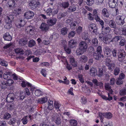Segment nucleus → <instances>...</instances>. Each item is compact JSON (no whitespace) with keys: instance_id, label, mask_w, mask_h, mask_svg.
Segmentation results:
<instances>
[{"instance_id":"f257e3e1","label":"nucleus","mask_w":126,"mask_h":126,"mask_svg":"<svg viewBox=\"0 0 126 126\" xmlns=\"http://www.w3.org/2000/svg\"><path fill=\"white\" fill-rule=\"evenodd\" d=\"M50 115L51 116V119L52 121H54L58 125L61 124V120L60 119V117L61 116V114L60 113L57 114L56 113H51Z\"/></svg>"},{"instance_id":"f03ea898","label":"nucleus","mask_w":126,"mask_h":126,"mask_svg":"<svg viewBox=\"0 0 126 126\" xmlns=\"http://www.w3.org/2000/svg\"><path fill=\"white\" fill-rule=\"evenodd\" d=\"M40 4L38 0H32L29 3V6L32 9H34Z\"/></svg>"},{"instance_id":"7ed1b4c3","label":"nucleus","mask_w":126,"mask_h":126,"mask_svg":"<svg viewBox=\"0 0 126 126\" xmlns=\"http://www.w3.org/2000/svg\"><path fill=\"white\" fill-rule=\"evenodd\" d=\"M124 17L122 16H118L116 17L115 21L119 25H122L124 23Z\"/></svg>"},{"instance_id":"20e7f679","label":"nucleus","mask_w":126,"mask_h":126,"mask_svg":"<svg viewBox=\"0 0 126 126\" xmlns=\"http://www.w3.org/2000/svg\"><path fill=\"white\" fill-rule=\"evenodd\" d=\"M88 47V44L85 41H82L79 42V47L85 51H86Z\"/></svg>"},{"instance_id":"39448f33","label":"nucleus","mask_w":126,"mask_h":126,"mask_svg":"<svg viewBox=\"0 0 126 126\" xmlns=\"http://www.w3.org/2000/svg\"><path fill=\"white\" fill-rule=\"evenodd\" d=\"M39 28L41 30L44 32H47L49 30V26L44 23H42L39 27Z\"/></svg>"},{"instance_id":"423d86ee","label":"nucleus","mask_w":126,"mask_h":126,"mask_svg":"<svg viewBox=\"0 0 126 126\" xmlns=\"http://www.w3.org/2000/svg\"><path fill=\"white\" fill-rule=\"evenodd\" d=\"M111 50L108 47H106L105 48L104 53L105 56L107 57H110L112 56Z\"/></svg>"},{"instance_id":"0eeeda50","label":"nucleus","mask_w":126,"mask_h":126,"mask_svg":"<svg viewBox=\"0 0 126 126\" xmlns=\"http://www.w3.org/2000/svg\"><path fill=\"white\" fill-rule=\"evenodd\" d=\"M34 15V13L31 11H29L24 14L25 17L27 19H30L32 18Z\"/></svg>"},{"instance_id":"6e6552de","label":"nucleus","mask_w":126,"mask_h":126,"mask_svg":"<svg viewBox=\"0 0 126 126\" xmlns=\"http://www.w3.org/2000/svg\"><path fill=\"white\" fill-rule=\"evenodd\" d=\"M69 62L74 67L77 66V62L75 60L74 57L73 56H70L69 57Z\"/></svg>"},{"instance_id":"1a4fd4ad","label":"nucleus","mask_w":126,"mask_h":126,"mask_svg":"<svg viewBox=\"0 0 126 126\" xmlns=\"http://www.w3.org/2000/svg\"><path fill=\"white\" fill-rule=\"evenodd\" d=\"M14 99V95L13 94L11 93L7 95L6 98L7 101L8 102H13Z\"/></svg>"},{"instance_id":"9d476101","label":"nucleus","mask_w":126,"mask_h":126,"mask_svg":"<svg viewBox=\"0 0 126 126\" xmlns=\"http://www.w3.org/2000/svg\"><path fill=\"white\" fill-rule=\"evenodd\" d=\"M111 36L110 35H107L103 38V41L105 43L107 44L109 42H111L112 40H111Z\"/></svg>"},{"instance_id":"9b49d317","label":"nucleus","mask_w":126,"mask_h":126,"mask_svg":"<svg viewBox=\"0 0 126 126\" xmlns=\"http://www.w3.org/2000/svg\"><path fill=\"white\" fill-rule=\"evenodd\" d=\"M16 3L14 0H9L8 3L6 4V6L10 8H14Z\"/></svg>"},{"instance_id":"f8f14e48","label":"nucleus","mask_w":126,"mask_h":126,"mask_svg":"<svg viewBox=\"0 0 126 126\" xmlns=\"http://www.w3.org/2000/svg\"><path fill=\"white\" fill-rule=\"evenodd\" d=\"M88 28L90 31L93 30L92 32L94 33L96 32L97 28L95 25L94 24H91L88 26Z\"/></svg>"},{"instance_id":"ddd939ff","label":"nucleus","mask_w":126,"mask_h":126,"mask_svg":"<svg viewBox=\"0 0 126 126\" xmlns=\"http://www.w3.org/2000/svg\"><path fill=\"white\" fill-rule=\"evenodd\" d=\"M57 21V19L53 18L51 19H48L47 20V23L50 26H52L55 24Z\"/></svg>"},{"instance_id":"4468645a","label":"nucleus","mask_w":126,"mask_h":126,"mask_svg":"<svg viewBox=\"0 0 126 126\" xmlns=\"http://www.w3.org/2000/svg\"><path fill=\"white\" fill-rule=\"evenodd\" d=\"M77 44V42L72 39L70 40L68 43L69 47L72 48H73L76 47Z\"/></svg>"},{"instance_id":"2eb2a0df","label":"nucleus","mask_w":126,"mask_h":126,"mask_svg":"<svg viewBox=\"0 0 126 126\" xmlns=\"http://www.w3.org/2000/svg\"><path fill=\"white\" fill-rule=\"evenodd\" d=\"M47 101V99L46 97H42L36 100V101L38 103L40 104L44 103L46 102Z\"/></svg>"},{"instance_id":"dca6fc26","label":"nucleus","mask_w":126,"mask_h":126,"mask_svg":"<svg viewBox=\"0 0 126 126\" xmlns=\"http://www.w3.org/2000/svg\"><path fill=\"white\" fill-rule=\"evenodd\" d=\"M90 75L92 76H94L97 75V70L95 68L92 67L90 70Z\"/></svg>"},{"instance_id":"f3484780","label":"nucleus","mask_w":126,"mask_h":126,"mask_svg":"<svg viewBox=\"0 0 126 126\" xmlns=\"http://www.w3.org/2000/svg\"><path fill=\"white\" fill-rule=\"evenodd\" d=\"M88 60V58L87 56L85 55H81L79 58V61L81 62L85 63L87 62Z\"/></svg>"},{"instance_id":"a211bd4d","label":"nucleus","mask_w":126,"mask_h":126,"mask_svg":"<svg viewBox=\"0 0 126 126\" xmlns=\"http://www.w3.org/2000/svg\"><path fill=\"white\" fill-rule=\"evenodd\" d=\"M13 16L12 15H9L7 16L5 18V22L6 23H11L12 20L14 18Z\"/></svg>"},{"instance_id":"6ab92c4d","label":"nucleus","mask_w":126,"mask_h":126,"mask_svg":"<svg viewBox=\"0 0 126 126\" xmlns=\"http://www.w3.org/2000/svg\"><path fill=\"white\" fill-rule=\"evenodd\" d=\"M54 107L56 110H60L62 109L63 107V105H61L58 102L55 101L54 103Z\"/></svg>"},{"instance_id":"aec40b11","label":"nucleus","mask_w":126,"mask_h":126,"mask_svg":"<svg viewBox=\"0 0 126 126\" xmlns=\"http://www.w3.org/2000/svg\"><path fill=\"white\" fill-rule=\"evenodd\" d=\"M102 14L105 17H108L109 16V14L107 9L104 8L102 11Z\"/></svg>"},{"instance_id":"412c9836","label":"nucleus","mask_w":126,"mask_h":126,"mask_svg":"<svg viewBox=\"0 0 126 126\" xmlns=\"http://www.w3.org/2000/svg\"><path fill=\"white\" fill-rule=\"evenodd\" d=\"M53 102L51 100H49L47 102V109L50 110H52L53 108Z\"/></svg>"},{"instance_id":"4be33fe9","label":"nucleus","mask_w":126,"mask_h":126,"mask_svg":"<svg viewBox=\"0 0 126 126\" xmlns=\"http://www.w3.org/2000/svg\"><path fill=\"white\" fill-rule=\"evenodd\" d=\"M126 54L125 53H119L118 55L119 60L121 62H123V60L125 58Z\"/></svg>"},{"instance_id":"5701e85b","label":"nucleus","mask_w":126,"mask_h":126,"mask_svg":"<svg viewBox=\"0 0 126 126\" xmlns=\"http://www.w3.org/2000/svg\"><path fill=\"white\" fill-rule=\"evenodd\" d=\"M15 51L17 54L19 55H22L24 53V51L23 49L21 48H17L15 49Z\"/></svg>"},{"instance_id":"b1692460","label":"nucleus","mask_w":126,"mask_h":126,"mask_svg":"<svg viewBox=\"0 0 126 126\" xmlns=\"http://www.w3.org/2000/svg\"><path fill=\"white\" fill-rule=\"evenodd\" d=\"M95 19L97 21L99 22L102 26V28H104V23L103 20L101 19L98 15L95 16Z\"/></svg>"},{"instance_id":"393cba45","label":"nucleus","mask_w":126,"mask_h":126,"mask_svg":"<svg viewBox=\"0 0 126 126\" xmlns=\"http://www.w3.org/2000/svg\"><path fill=\"white\" fill-rule=\"evenodd\" d=\"M3 38L5 40L7 41H11L12 39L11 36L7 32L4 34L3 35Z\"/></svg>"},{"instance_id":"a878e982","label":"nucleus","mask_w":126,"mask_h":126,"mask_svg":"<svg viewBox=\"0 0 126 126\" xmlns=\"http://www.w3.org/2000/svg\"><path fill=\"white\" fill-rule=\"evenodd\" d=\"M76 6L75 5H73L70 6L68 9L67 11L68 12H72L76 11Z\"/></svg>"},{"instance_id":"bb28decb","label":"nucleus","mask_w":126,"mask_h":126,"mask_svg":"<svg viewBox=\"0 0 126 126\" xmlns=\"http://www.w3.org/2000/svg\"><path fill=\"white\" fill-rule=\"evenodd\" d=\"M102 34L104 35L109 33L111 30L110 28L109 27H105L104 29L103 28H102Z\"/></svg>"},{"instance_id":"cd10ccee","label":"nucleus","mask_w":126,"mask_h":126,"mask_svg":"<svg viewBox=\"0 0 126 126\" xmlns=\"http://www.w3.org/2000/svg\"><path fill=\"white\" fill-rule=\"evenodd\" d=\"M105 89L107 90H108L110 93L112 94L113 91L111 89V86L109 83H105Z\"/></svg>"},{"instance_id":"c85d7f7f","label":"nucleus","mask_w":126,"mask_h":126,"mask_svg":"<svg viewBox=\"0 0 126 126\" xmlns=\"http://www.w3.org/2000/svg\"><path fill=\"white\" fill-rule=\"evenodd\" d=\"M85 51L81 49L80 48L77 49L76 50V53L78 56H79L82 54Z\"/></svg>"},{"instance_id":"c756f323","label":"nucleus","mask_w":126,"mask_h":126,"mask_svg":"<svg viewBox=\"0 0 126 126\" xmlns=\"http://www.w3.org/2000/svg\"><path fill=\"white\" fill-rule=\"evenodd\" d=\"M28 41L27 40L23 39H21L19 42V44L20 46H24L26 45Z\"/></svg>"},{"instance_id":"7c9ffc66","label":"nucleus","mask_w":126,"mask_h":126,"mask_svg":"<svg viewBox=\"0 0 126 126\" xmlns=\"http://www.w3.org/2000/svg\"><path fill=\"white\" fill-rule=\"evenodd\" d=\"M11 73L10 72H6L3 75L4 78L5 79H9L11 77Z\"/></svg>"},{"instance_id":"2f4dec72","label":"nucleus","mask_w":126,"mask_h":126,"mask_svg":"<svg viewBox=\"0 0 126 126\" xmlns=\"http://www.w3.org/2000/svg\"><path fill=\"white\" fill-rule=\"evenodd\" d=\"M106 64L108 67V69L109 70H111L113 69L115 65L114 63H106Z\"/></svg>"},{"instance_id":"473e14b6","label":"nucleus","mask_w":126,"mask_h":126,"mask_svg":"<svg viewBox=\"0 0 126 126\" xmlns=\"http://www.w3.org/2000/svg\"><path fill=\"white\" fill-rule=\"evenodd\" d=\"M93 56L94 58L96 60H98L100 59L101 57V54L98 53H95L94 54Z\"/></svg>"},{"instance_id":"72a5a7b5","label":"nucleus","mask_w":126,"mask_h":126,"mask_svg":"<svg viewBox=\"0 0 126 126\" xmlns=\"http://www.w3.org/2000/svg\"><path fill=\"white\" fill-rule=\"evenodd\" d=\"M69 5V3L67 1L63 2L61 3L60 6L64 9H65L67 8Z\"/></svg>"},{"instance_id":"f704fd0d","label":"nucleus","mask_w":126,"mask_h":126,"mask_svg":"<svg viewBox=\"0 0 126 126\" xmlns=\"http://www.w3.org/2000/svg\"><path fill=\"white\" fill-rule=\"evenodd\" d=\"M36 43L35 41L33 40H30L28 42V47H32L34 46Z\"/></svg>"},{"instance_id":"c9c22d12","label":"nucleus","mask_w":126,"mask_h":126,"mask_svg":"<svg viewBox=\"0 0 126 126\" xmlns=\"http://www.w3.org/2000/svg\"><path fill=\"white\" fill-rule=\"evenodd\" d=\"M0 64L2 66L6 67L7 66L8 63L7 62L0 58Z\"/></svg>"},{"instance_id":"e433bc0d","label":"nucleus","mask_w":126,"mask_h":126,"mask_svg":"<svg viewBox=\"0 0 126 126\" xmlns=\"http://www.w3.org/2000/svg\"><path fill=\"white\" fill-rule=\"evenodd\" d=\"M110 26L111 28L114 29L116 28V26L115 23L114 21L111 20L110 21L109 23Z\"/></svg>"},{"instance_id":"4c0bfd02","label":"nucleus","mask_w":126,"mask_h":126,"mask_svg":"<svg viewBox=\"0 0 126 126\" xmlns=\"http://www.w3.org/2000/svg\"><path fill=\"white\" fill-rule=\"evenodd\" d=\"M68 31V29L66 28H63L61 30V33L63 35H65L67 33V32Z\"/></svg>"},{"instance_id":"58836bf2","label":"nucleus","mask_w":126,"mask_h":126,"mask_svg":"<svg viewBox=\"0 0 126 126\" xmlns=\"http://www.w3.org/2000/svg\"><path fill=\"white\" fill-rule=\"evenodd\" d=\"M119 94L121 96L124 95L126 94V88H124L121 89L119 92Z\"/></svg>"},{"instance_id":"ea45409f","label":"nucleus","mask_w":126,"mask_h":126,"mask_svg":"<svg viewBox=\"0 0 126 126\" xmlns=\"http://www.w3.org/2000/svg\"><path fill=\"white\" fill-rule=\"evenodd\" d=\"M70 123L71 126H76L77 123L76 120H70Z\"/></svg>"},{"instance_id":"a19ab883","label":"nucleus","mask_w":126,"mask_h":126,"mask_svg":"<svg viewBox=\"0 0 126 126\" xmlns=\"http://www.w3.org/2000/svg\"><path fill=\"white\" fill-rule=\"evenodd\" d=\"M25 23L24 21L21 20H20L18 24L17 25V27L18 28H20L21 27H23L25 25Z\"/></svg>"},{"instance_id":"79ce46f5","label":"nucleus","mask_w":126,"mask_h":126,"mask_svg":"<svg viewBox=\"0 0 126 126\" xmlns=\"http://www.w3.org/2000/svg\"><path fill=\"white\" fill-rule=\"evenodd\" d=\"M104 117L108 119H110L112 117V115L110 112L104 113Z\"/></svg>"},{"instance_id":"37998d69","label":"nucleus","mask_w":126,"mask_h":126,"mask_svg":"<svg viewBox=\"0 0 126 126\" xmlns=\"http://www.w3.org/2000/svg\"><path fill=\"white\" fill-rule=\"evenodd\" d=\"M67 15V13L66 12H63L62 13H60L58 15V17L60 19L62 17H65Z\"/></svg>"},{"instance_id":"c03bdc74","label":"nucleus","mask_w":126,"mask_h":126,"mask_svg":"<svg viewBox=\"0 0 126 126\" xmlns=\"http://www.w3.org/2000/svg\"><path fill=\"white\" fill-rule=\"evenodd\" d=\"M63 49L66 53L68 54H70L71 52V50L67 46H64V47H63Z\"/></svg>"},{"instance_id":"a18cd8bd","label":"nucleus","mask_w":126,"mask_h":126,"mask_svg":"<svg viewBox=\"0 0 126 126\" xmlns=\"http://www.w3.org/2000/svg\"><path fill=\"white\" fill-rule=\"evenodd\" d=\"M7 85L6 82L3 81L1 83L0 87L2 89H4L6 88Z\"/></svg>"},{"instance_id":"49530a36","label":"nucleus","mask_w":126,"mask_h":126,"mask_svg":"<svg viewBox=\"0 0 126 126\" xmlns=\"http://www.w3.org/2000/svg\"><path fill=\"white\" fill-rule=\"evenodd\" d=\"M21 85L22 87H25L26 86V85L28 86H31V84L28 82L23 81L21 84Z\"/></svg>"},{"instance_id":"de8ad7c7","label":"nucleus","mask_w":126,"mask_h":126,"mask_svg":"<svg viewBox=\"0 0 126 126\" xmlns=\"http://www.w3.org/2000/svg\"><path fill=\"white\" fill-rule=\"evenodd\" d=\"M120 71V70L119 68L118 67H116L114 70V74L115 76H116L118 75Z\"/></svg>"},{"instance_id":"09e8293b","label":"nucleus","mask_w":126,"mask_h":126,"mask_svg":"<svg viewBox=\"0 0 126 126\" xmlns=\"http://www.w3.org/2000/svg\"><path fill=\"white\" fill-rule=\"evenodd\" d=\"M42 92L39 90H37L35 92V95L38 96H39L42 94Z\"/></svg>"},{"instance_id":"8fccbe9b","label":"nucleus","mask_w":126,"mask_h":126,"mask_svg":"<svg viewBox=\"0 0 126 126\" xmlns=\"http://www.w3.org/2000/svg\"><path fill=\"white\" fill-rule=\"evenodd\" d=\"M88 34L87 33L84 32L82 34V37L83 39L85 40H87L88 38Z\"/></svg>"},{"instance_id":"3c124183","label":"nucleus","mask_w":126,"mask_h":126,"mask_svg":"<svg viewBox=\"0 0 126 126\" xmlns=\"http://www.w3.org/2000/svg\"><path fill=\"white\" fill-rule=\"evenodd\" d=\"M103 75V69L102 68H99L98 75L99 77H101Z\"/></svg>"},{"instance_id":"603ef678","label":"nucleus","mask_w":126,"mask_h":126,"mask_svg":"<svg viewBox=\"0 0 126 126\" xmlns=\"http://www.w3.org/2000/svg\"><path fill=\"white\" fill-rule=\"evenodd\" d=\"M52 10L51 9L49 8L47 10L46 13L47 15L48 16H50L52 14Z\"/></svg>"},{"instance_id":"864d4df0","label":"nucleus","mask_w":126,"mask_h":126,"mask_svg":"<svg viewBox=\"0 0 126 126\" xmlns=\"http://www.w3.org/2000/svg\"><path fill=\"white\" fill-rule=\"evenodd\" d=\"M92 42L93 45L95 46H96L98 44V42L97 39L96 38L93 39L92 40Z\"/></svg>"},{"instance_id":"5fc2aeb1","label":"nucleus","mask_w":126,"mask_h":126,"mask_svg":"<svg viewBox=\"0 0 126 126\" xmlns=\"http://www.w3.org/2000/svg\"><path fill=\"white\" fill-rule=\"evenodd\" d=\"M75 32L74 31H72L71 32L69 33L68 34V36L69 38H70L71 37H73L75 34Z\"/></svg>"},{"instance_id":"6e6d98bb","label":"nucleus","mask_w":126,"mask_h":126,"mask_svg":"<svg viewBox=\"0 0 126 126\" xmlns=\"http://www.w3.org/2000/svg\"><path fill=\"white\" fill-rule=\"evenodd\" d=\"M41 73L44 77H46L47 72L46 70L44 69H42L40 71Z\"/></svg>"},{"instance_id":"4d7b16f0","label":"nucleus","mask_w":126,"mask_h":126,"mask_svg":"<svg viewBox=\"0 0 126 126\" xmlns=\"http://www.w3.org/2000/svg\"><path fill=\"white\" fill-rule=\"evenodd\" d=\"M77 23L76 22H73L71 23L70 25V28L73 30L75 29L76 28Z\"/></svg>"},{"instance_id":"13d9d810","label":"nucleus","mask_w":126,"mask_h":126,"mask_svg":"<svg viewBox=\"0 0 126 126\" xmlns=\"http://www.w3.org/2000/svg\"><path fill=\"white\" fill-rule=\"evenodd\" d=\"M77 32L79 34H80L82 32V28L81 26H79L78 28L77 29Z\"/></svg>"},{"instance_id":"bf43d9fd","label":"nucleus","mask_w":126,"mask_h":126,"mask_svg":"<svg viewBox=\"0 0 126 126\" xmlns=\"http://www.w3.org/2000/svg\"><path fill=\"white\" fill-rule=\"evenodd\" d=\"M109 3L110 7L113 8L116 6V4H117V2H109Z\"/></svg>"},{"instance_id":"052dcab7","label":"nucleus","mask_w":126,"mask_h":126,"mask_svg":"<svg viewBox=\"0 0 126 126\" xmlns=\"http://www.w3.org/2000/svg\"><path fill=\"white\" fill-rule=\"evenodd\" d=\"M11 117V115L9 113H5L4 115L3 118L4 119H7Z\"/></svg>"},{"instance_id":"680f3d73","label":"nucleus","mask_w":126,"mask_h":126,"mask_svg":"<svg viewBox=\"0 0 126 126\" xmlns=\"http://www.w3.org/2000/svg\"><path fill=\"white\" fill-rule=\"evenodd\" d=\"M80 101L82 104H85L87 102L86 99L85 97L83 96L81 98Z\"/></svg>"},{"instance_id":"e2e57ef3","label":"nucleus","mask_w":126,"mask_h":126,"mask_svg":"<svg viewBox=\"0 0 126 126\" xmlns=\"http://www.w3.org/2000/svg\"><path fill=\"white\" fill-rule=\"evenodd\" d=\"M7 85L10 86L11 85L14 83L13 81L11 79H9L7 80L6 82Z\"/></svg>"},{"instance_id":"0e129e2a","label":"nucleus","mask_w":126,"mask_h":126,"mask_svg":"<svg viewBox=\"0 0 126 126\" xmlns=\"http://www.w3.org/2000/svg\"><path fill=\"white\" fill-rule=\"evenodd\" d=\"M78 78L79 80L81 83H84V81L82 75H79Z\"/></svg>"},{"instance_id":"69168bd1","label":"nucleus","mask_w":126,"mask_h":126,"mask_svg":"<svg viewBox=\"0 0 126 126\" xmlns=\"http://www.w3.org/2000/svg\"><path fill=\"white\" fill-rule=\"evenodd\" d=\"M122 80V79L118 78L117 79V81L116 82V84L117 85L122 84L123 83V81Z\"/></svg>"},{"instance_id":"338daca9","label":"nucleus","mask_w":126,"mask_h":126,"mask_svg":"<svg viewBox=\"0 0 126 126\" xmlns=\"http://www.w3.org/2000/svg\"><path fill=\"white\" fill-rule=\"evenodd\" d=\"M112 54L113 57L116 58L117 57V50L114 49L111 52Z\"/></svg>"},{"instance_id":"774afa93","label":"nucleus","mask_w":126,"mask_h":126,"mask_svg":"<svg viewBox=\"0 0 126 126\" xmlns=\"http://www.w3.org/2000/svg\"><path fill=\"white\" fill-rule=\"evenodd\" d=\"M121 31L122 34L124 35H126V28H123L121 29Z\"/></svg>"}]
</instances>
